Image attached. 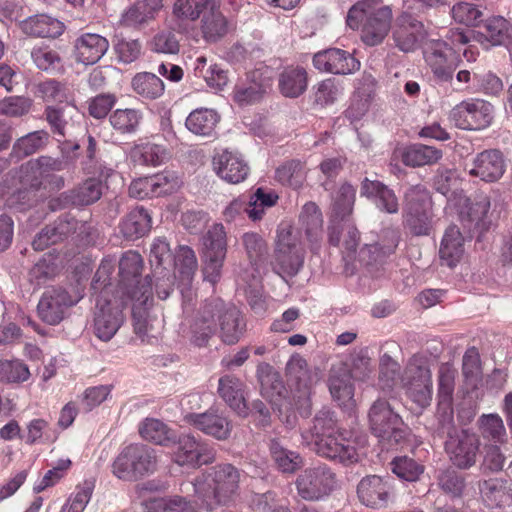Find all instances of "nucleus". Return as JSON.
I'll return each mask as SVG.
<instances>
[{
    "mask_svg": "<svg viewBox=\"0 0 512 512\" xmlns=\"http://www.w3.org/2000/svg\"><path fill=\"white\" fill-rule=\"evenodd\" d=\"M345 434L335 413L323 408L315 415L313 425L301 432V437L302 443L319 456L347 465L358 462L359 453L354 441Z\"/></svg>",
    "mask_w": 512,
    "mask_h": 512,
    "instance_id": "obj_1",
    "label": "nucleus"
},
{
    "mask_svg": "<svg viewBox=\"0 0 512 512\" xmlns=\"http://www.w3.org/2000/svg\"><path fill=\"white\" fill-rule=\"evenodd\" d=\"M113 270L110 261H102L91 283L96 297L94 334L102 341H109L116 334L124 322L123 310L129 305V300L114 294Z\"/></svg>",
    "mask_w": 512,
    "mask_h": 512,
    "instance_id": "obj_2",
    "label": "nucleus"
},
{
    "mask_svg": "<svg viewBox=\"0 0 512 512\" xmlns=\"http://www.w3.org/2000/svg\"><path fill=\"white\" fill-rule=\"evenodd\" d=\"M241 477L242 471L231 463L217 464L195 479L194 492L209 512L230 506L239 496Z\"/></svg>",
    "mask_w": 512,
    "mask_h": 512,
    "instance_id": "obj_3",
    "label": "nucleus"
},
{
    "mask_svg": "<svg viewBox=\"0 0 512 512\" xmlns=\"http://www.w3.org/2000/svg\"><path fill=\"white\" fill-rule=\"evenodd\" d=\"M392 9L381 0H362L348 11L346 23L353 29L360 28L361 41L367 46L380 45L391 30Z\"/></svg>",
    "mask_w": 512,
    "mask_h": 512,
    "instance_id": "obj_4",
    "label": "nucleus"
},
{
    "mask_svg": "<svg viewBox=\"0 0 512 512\" xmlns=\"http://www.w3.org/2000/svg\"><path fill=\"white\" fill-rule=\"evenodd\" d=\"M65 163L61 159L52 158L50 156H40L31 159L21 166L20 182L23 189L17 193V199L22 204L33 206L38 201L36 193L41 188L46 189L45 182L50 180L55 184V188L61 189L64 181L61 177L53 175V172L64 169Z\"/></svg>",
    "mask_w": 512,
    "mask_h": 512,
    "instance_id": "obj_5",
    "label": "nucleus"
},
{
    "mask_svg": "<svg viewBox=\"0 0 512 512\" xmlns=\"http://www.w3.org/2000/svg\"><path fill=\"white\" fill-rule=\"evenodd\" d=\"M437 433L447 437L445 450L451 462L460 469H468L476 463L480 442L475 434L466 430L457 431L454 425L453 412L448 411L438 418Z\"/></svg>",
    "mask_w": 512,
    "mask_h": 512,
    "instance_id": "obj_6",
    "label": "nucleus"
},
{
    "mask_svg": "<svg viewBox=\"0 0 512 512\" xmlns=\"http://www.w3.org/2000/svg\"><path fill=\"white\" fill-rule=\"evenodd\" d=\"M142 269V256L132 250L125 252L119 261V280L112 283L114 294L140 304L152 299V280L149 275L140 278Z\"/></svg>",
    "mask_w": 512,
    "mask_h": 512,
    "instance_id": "obj_7",
    "label": "nucleus"
},
{
    "mask_svg": "<svg viewBox=\"0 0 512 512\" xmlns=\"http://www.w3.org/2000/svg\"><path fill=\"white\" fill-rule=\"evenodd\" d=\"M157 464L154 449L143 444H130L114 460L112 472L119 479L134 481L154 473Z\"/></svg>",
    "mask_w": 512,
    "mask_h": 512,
    "instance_id": "obj_8",
    "label": "nucleus"
},
{
    "mask_svg": "<svg viewBox=\"0 0 512 512\" xmlns=\"http://www.w3.org/2000/svg\"><path fill=\"white\" fill-rule=\"evenodd\" d=\"M305 249L301 234L290 225H281L277 230L274 251L275 269L280 274L295 276L303 267Z\"/></svg>",
    "mask_w": 512,
    "mask_h": 512,
    "instance_id": "obj_9",
    "label": "nucleus"
},
{
    "mask_svg": "<svg viewBox=\"0 0 512 512\" xmlns=\"http://www.w3.org/2000/svg\"><path fill=\"white\" fill-rule=\"evenodd\" d=\"M369 427L373 435L388 445L400 443L406 436L402 418L394 412L390 404L376 400L368 413Z\"/></svg>",
    "mask_w": 512,
    "mask_h": 512,
    "instance_id": "obj_10",
    "label": "nucleus"
},
{
    "mask_svg": "<svg viewBox=\"0 0 512 512\" xmlns=\"http://www.w3.org/2000/svg\"><path fill=\"white\" fill-rule=\"evenodd\" d=\"M404 225L414 236L429 235L431 230V198L423 185L410 187L405 193Z\"/></svg>",
    "mask_w": 512,
    "mask_h": 512,
    "instance_id": "obj_11",
    "label": "nucleus"
},
{
    "mask_svg": "<svg viewBox=\"0 0 512 512\" xmlns=\"http://www.w3.org/2000/svg\"><path fill=\"white\" fill-rule=\"evenodd\" d=\"M407 396L420 408L430 405L432 400V376L426 360L413 356L405 367L401 378Z\"/></svg>",
    "mask_w": 512,
    "mask_h": 512,
    "instance_id": "obj_12",
    "label": "nucleus"
},
{
    "mask_svg": "<svg viewBox=\"0 0 512 512\" xmlns=\"http://www.w3.org/2000/svg\"><path fill=\"white\" fill-rule=\"evenodd\" d=\"M83 297L82 290L72 287L67 290L63 287H51L41 296L37 306L40 319L49 324H59L69 308L76 305Z\"/></svg>",
    "mask_w": 512,
    "mask_h": 512,
    "instance_id": "obj_13",
    "label": "nucleus"
},
{
    "mask_svg": "<svg viewBox=\"0 0 512 512\" xmlns=\"http://www.w3.org/2000/svg\"><path fill=\"white\" fill-rule=\"evenodd\" d=\"M336 475L330 467L321 464L303 470L295 481L297 494L305 501H319L334 490Z\"/></svg>",
    "mask_w": 512,
    "mask_h": 512,
    "instance_id": "obj_14",
    "label": "nucleus"
},
{
    "mask_svg": "<svg viewBox=\"0 0 512 512\" xmlns=\"http://www.w3.org/2000/svg\"><path fill=\"white\" fill-rule=\"evenodd\" d=\"M203 275L211 284H216L227 253V235L222 224H214L204 236Z\"/></svg>",
    "mask_w": 512,
    "mask_h": 512,
    "instance_id": "obj_15",
    "label": "nucleus"
},
{
    "mask_svg": "<svg viewBox=\"0 0 512 512\" xmlns=\"http://www.w3.org/2000/svg\"><path fill=\"white\" fill-rule=\"evenodd\" d=\"M423 57L433 76L441 82H450L461 62L454 48L441 39L427 41L423 46Z\"/></svg>",
    "mask_w": 512,
    "mask_h": 512,
    "instance_id": "obj_16",
    "label": "nucleus"
},
{
    "mask_svg": "<svg viewBox=\"0 0 512 512\" xmlns=\"http://www.w3.org/2000/svg\"><path fill=\"white\" fill-rule=\"evenodd\" d=\"M494 118L493 106L483 99L469 98L455 105L450 119L463 130H482L489 127Z\"/></svg>",
    "mask_w": 512,
    "mask_h": 512,
    "instance_id": "obj_17",
    "label": "nucleus"
},
{
    "mask_svg": "<svg viewBox=\"0 0 512 512\" xmlns=\"http://www.w3.org/2000/svg\"><path fill=\"white\" fill-rule=\"evenodd\" d=\"M217 297L206 299L200 304L188 320L187 337L191 344L199 348L208 346L210 340L217 334Z\"/></svg>",
    "mask_w": 512,
    "mask_h": 512,
    "instance_id": "obj_18",
    "label": "nucleus"
},
{
    "mask_svg": "<svg viewBox=\"0 0 512 512\" xmlns=\"http://www.w3.org/2000/svg\"><path fill=\"white\" fill-rule=\"evenodd\" d=\"M217 297L206 299L200 304L188 320L187 337L191 344L199 348L208 346L210 340L217 334Z\"/></svg>",
    "mask_w": 512,
    "mask_h": 512,
    "instance_id": "obj_19",
    "label": "nucleus"
},
{
    "mask_svg": "<svg viewBox=\"0 0 512 512\" xmlns=\"http://www.w3.org/2000/svg\"><path fill=\"white\" fill-rule=\"evenodd\" d=\"M173 460L180 466L199 468L216 460V450L204 440L182 435L173 452Z\"/></svg>",
    "mask_w": 512,
    "mask_h": 512,
    "instance_id": "obj_20",
    "label": "nucleus"
},
{
    "mask_svg": "<svg viewBox=\"0 0 512 512\" xmlns=\"http://www.w3.org/2000/svg\"><path fill=\"white\" fill-rule=\"evenodd\" d=\"M285 375L287 382L295 386V388L302 392L304 398L300 407H297L299 413L303 417H308L311 414V401L309 398V391L314 382V374L307 361L299 354H293L288 360L285 367Z\"/></svg>",
    "mask_w": 512,
    "mask_h": 512,
    "instance_id": "obj_21",
    "label": "nucleus"
},
{
    "mask_svg": "<svg viewBox=\"0 0 512 512\" xmlns=\"http://www.w3.org/2000/svg\"><path fill=\"white\" fill-rule=\"evenodd\" d=\"M426 36L423 22L414 15L404 12L396 18L392 37L395 46L402 52H414Z\"/></svg>",
    "mask_w": 512,
    "mask_h": 512,
    "instance_id": "obj_22",
    "label": "nucleus"
},
{
    "mask_svg": "<svg viewBox=\"0 0 512 512\" xmlns=\"http://www.w3.org/2000/svg\"><path fill=\"white\" fill-rule=\"evenodd\" d=\"M217 324L219 337L226 345H234L246 332V320L241 311L234 305L225 303L217 297Z\"/></svg>",
    "mask_w": 512,
    "mask_h": 512,
    "instance_id": "obj_23",
    "label": "nucleus"
},
{
    "mask_svg": "<svg viewBox=\"0 0 512 512\" xmlns=\"http://www.w3.org/2000/svg\"><path fill=\"white\" fill-rule=\"evenodd\" d=\"M393 495L390 477L368 475L357 485V496L361 504L373 509H381L388 505Z\"/></svg>",
    "mask_w": 512,
    "mask_h": 512,
    "instance_id": "obj_24",
    "label": "nucleus"
},
{
    "mask_svg": "<svg viewBox=\"0 0 512 512\" xmlns=\"http://www.w3.org/2000/svg\"><path fill=\"white\" fill-rule=\"evenodd\" d=\"M184 420L203 434L219 441L227 440L233 430L232 422L228 417L215 409H209L203 413H188Z\"/></svg>",
    "mask_w": 512,
    "mask_h": 512,
    "instance_id": "obj_25",
    "label": "nucleus"
},
{
    "mask_svg": "<svg viewBox=\"0 0 512 512\" xmlns=\"http://www.w3.org/2000/svg\"><path fill=\"white\" fill-rule=\"evenodd\" d=\"M506 170V162L503 153L498 149H486L478 153L467 169L472 177H477L484 182L493 183L502 178Z\"/></svg>",
    "mask_w": 512,
    "mask_h": 512,
    "instance_id": "obj_26",
    "label": "nucleus"
},
{
    "mask_svg": "<svg viewBox=\"0 0 512 512\" xmlns=\"http://www.w3.org/2000/svg\"><path fill=\"white\" fill-rule=\"evenodd\" d=\"M212 166L216 175L229 184L244 182L250 173V167L243 157L228 150L216 154Z\"/></svg>",
    "mask_w": 512,
    "mask_h": 512,
    "instance_id": "obj_27",
    "label": "nucleus"
},
{
    "mask_svg": "<svg viewBox=\"0 0 512 512\" xmlns=\"http://www.w3.org/2000/svg\"><path fill=\"white\" fill-rule=\"evenodd\" d=\"M313 65L319 71L332 74H350L360 68V62L351 53L339 48L317 52Z\"/></svg>",
    "mask_w": 512,
    "mask_h": 512,
    "instance_id": "obj_28",
    "label": "nucleus"
},
{
    "mask_svg": "<svg viewBox=\"0 0 512 512\" xmlns=\"http://www.w3.org/2000/svg\"><path fill=\"white\" fill-rule=\"evenodd\" d=\"M43 117L58 142L66 138L67 130L81 118L77 107L70 102L47 105L43 111Z\"/></svg>",
    "mask_w": 512,
    "mask_h": 512,
    "instance_id": "obj_29",
    "label": "nucleus"
},
{
    "mask_svg": "<svg viewBox=\"0 0 512 512\" xmlns=\"http://www.w3.org/2000/svg\"><path fill=\"white\" fill-rule=\"evenodd\" d=\"M482 499L501 512H512V483L504 478H488L479 482Z\"/></svg>",
    "mask_w": 512,
    "mask_h": 512,
    "instance_id": "obj_30",
    "label": "nucleus"
},
{
    "mask_svg": "<svg viewBox=\"0 0 512 512\" xmlns=\"http://www.w3.org/2000/svg\"><path fill=\"white\" fill-rule=\"evenodd\" d=\"M109 41L100 34L83 33L74 42L73 55L76 62L84 65L97 63L107 52Z\"/></svg>",
    "mask_w": 512,
    "mask_h": 512,
    "instance_id": "obj_31",
    "label": "nucleus"
},
{
    "mask_svg": "<svg viewBox=\"0 0 512 512\" xmlns=\"http://www.w3.org/2000/svg\"><path fill=\"white\" fill-rule=\"evenodd\" d=\"M20 30L33 38H57L65 30L64 24L47 14H36L19 23Z\"/></svg>",
    "mask_w": 512,
    "mask_h": 512,
    "instance_id": "obj_32",
    "label": "nucleus"
},
{
    "mask_svg": "<svg viewBox=\"0 0 512 512\" xmlns=\"http://www.w3.org/2000/svg\"><path fill=\"white\" fill-rule=\"evenodd\" d=\"M464 241L457 225L446 228L439 248V257L443 265L453 268L461 261L465 252Z\"/></svg>",
    "mask_w": 512,
    "mask_h": 512,
    "instance_id": "obj_33",
    "label": "nucleus"
},
{
    "mask_svg": "<svg viewBox=\"0 0 512 512\" xmlns=\"http://www.w3.org/2000/svg\"><path fill=\"white\" fill-rule=\"evenodd\" d=\"M244 387L243 381L234 375H224L218 383L220 397L240 416H246L248 411Z\"/></svg>",
    "mask_w": 512,
    "mask_h": 512,
    "instance_id": "obj_34",
    "label": "nucleus"
},
{
    "mask_svg": "<svg viewBox=\"0 0 512 512\" xmlns=\"http://www.w3.org/2000/svg\"><path fill=\"white\" fill-rule=\"evenodd\" d=\"M361 195L373 199L377 208L383 212L395 214L399 210L394 191L378 180L365 178L361 184Z\"/></svg>",
    "mask_w": 512,
    "mask_h": 512,
    "instance_id": "obj_35",
    "label": "nucleus"
},
{
    "mask_svg": "<svg viewBox=\"0 0 512 512\" xmlns=\"http://www.w3.org/2000/svg\"><path fill=\"white\" fill-rule=\"evenodd\" d=\"M351 379V374L345 368L331 370L329 390L333 399L341 407L350 408L354 405V386Z\"/></svg>",
    "mask_w": 512,
    "mask_h": 512,
    "instance_id": "obj_36",
    "label": "nucleus"
},
{
    "mask_svg": "<svg viewBox=\"0 0 512 512\" xmlns=\"http://www.w3.org/2000/svg\"><path fill=\"white\" fill-rule=\"evenodd\" d=\"M200 30L206 42L215 43L228 33V21L217 1L201 17Z\"/></svg>",
    "mask_w": 512,
    "mask_h": 512,
    "instance_id": "obj_37",
    "label": "nucleus"
},
{
    "mask_svg": "<svg viewBox=\"0 0 512 512\" xmlns=\"http://www.w3.org/2000/svg\"><path fill=\"white\" fill-rule=\"evenodd\" d=\"M467 211L460 213L461 220L469 223V228L472 226L484 232L488 230L490 221L487 219L488 212L491 207L490 197L485 194L477 195L472 201L466 200Z\"/></svg>",
    "mask_w": 512,
    "mask_h": 512,
    "instance_id": "obj_38",
    "label": "nucleus"
},
{
    "mask_svg": "<svg viewBox=\"0 0 512 512\" xmlns=\"http://www.w3.org/2000/svg\"><path fill=\"white\" fill-rule=\"evenodd\" d=\"M308 75L301 66H287L279 75L278 86L282 95L296 98L307 89Z\"/></svg>",
    "mask_w": 512,
    "mask_h": 512,
    "instance_id": "obj_39",
    "label": "nucleus"
},
{
    "mask_svg": "<svg viewBox=\"0 0 512 512\" xmlns=\"http://www.w3.org/2000/svg\"><path fill=\"white\" fill-rule=\"evenodd\" d=\"M151 216L143 207L132 209L121 221L120 231L124 238L135 240L143 237L151 229Z\"/></svg>",
    "mask_w": 512,
    "mask_h": 512,
    "instance_id": "obj_40",
    "label": "nucleus"
},
{
    "mask_svg": "<svg viewBox=\"0 0 512 512\" xmlns=\"http://www.w3.org/2000/svg\"><path fill=\"white\" fill-rule=\"evenodd\" d=\"M49 140L50 134L45 130L30 132L16 140L9 157L11 160L18 162L43 149L49 143Z\"/></svg>",
    "mask_w": 512,
    "mask_h": 512,
    "instance_id": "obj_41",
    "label": "nucleus"
},
{
    "mask_svg": "<svg viewBox=\"0 0 512 512\" xmlns=\"http://www.w3.org/2000/svg\"><path fill=\"white\" fill-rule=\"evenodd\" d=\"M442 156V150L417 143L409 145L403 150L401 160L406 166L422 167L437 163Z\"/></svg>",
    "mask_w": 512,
    "mask_h": 512,
    "instance_id": "obj_42",
    "label": "nucleus"
},
{
    "mask_svg": "<svg viewBox=\"0 0 512 512\" xmlns=\"http://www.w3.org/2000/svg\"><path fill=\"white\" fill-rule=\"evenodd\" d=\"M269 451L276 467L283 473L293 474L304 464L302 456L284 447L279 439H271Z\"/></svg>",
    "mask_w": 512,
    "mask_h": 512,
    "instance_id": "obj_43",
    "label": "nucleus"
},
{
    "mask_svg": "<svg viewBox=\"0 0 512 512\" xmlns=\"http://www.w3.org/2000/svg\"><path fill=\"white\" fill-rule=\"evenodd\" d=\"M101 177H90L70 191L69 198L75 206H88L97 202L103 194Z\"/></svg>",
    "mask_w": 512,
    "mask_h": 512,
    "instance_id": "obj_44",
    "label": "nucleus"
},
{
    "mask_svg": "<svg viewBox=\"0 0 512 512\" xmlns=\"http://www.w3.org/2000/svg\"><path fill=\"white\" fill-rule=\"evenodd\" d=\"M220 117L213 109L199 108L193 110L187 117L185 125L196 135L210 136L215 131Z\"/></svg>",
    "mask_w": 512,
    "mask_h": 512,
    "instance_id": "obj_45",
    "label": "nucleus"
},
{
    "mask_svg": "<svg viewBox=\"0 0 512 512\" xmlns=\"http://www.w3.org/2000/svg\"><path fill=\"white\" fill-rule=\"evenodd\" d=\"M275 178L282 185L299 189L307 178L306 164L298 159L286 161L276 169Z\"/></svg>",
    "mask_w": 512,
    "mask_h": 512,
    "instance_id": "obj_46",
    "label": "nucleus"
},
{
    "mask_svg": "<svg viewBox=\"0 0 512 512\" xmlns=\"http://www.w3.org/2000/svg\"><path fill=\"white\" fill-rule=\"evenodd\" d=\"M169 157L170 153L165 146L154 143L136 145L131 150L133 162L144 166H159L165 163Z\"/></svg>",
    "mask_w": 512,
    "mask_h": 512,
    "instance_id": "obj_47",
    "label": "nucleus"
},
{
    "mask_svg": "<svg viewBox=\"0 0 512 512\" xmlns=\"http://www.w3.org/2000/svg\"><path fill=\"white\" fill-rule=\"evenodd\" d=\"M139 434L144 440L161 446H168L175 438L172 430L155 418L143 420L139 425Z\"/></svg>",
    "mask_w": 512,
    "mask_h": 512,
    "instance_id": "obj_48",
    "label": "nucleus"
},
{
    "mask_svg": "<svg viewBox=\"0 0 512 512\" xmlns=\"http://www.w3.org/2000/svg\"><path fill=\"white\" fill-rule=\"evenodd\" d=\"M136 94L144 99L154 100L160 98L165 91L164 82L154 73H137L131 82Z\"/></svg>",
    "mask_w": 512,
    "mask_h": 512,
    "instance_id": "obj_49",
    "label": "nucleus"
},
{
    "mask_svg": "<svg viewBox=\"0 0 512 512\" xmlns=\"http://www.w3.org/2000/svg\"><path fill=\"white\" fill-rule=\"evenodd\" d=\"M456 371L448 364H444L439 369L438 377V398L439 408L438 417L445 412L452 411V396L455 388Z\"/></svg>",
    "mask_w": 512,
    "mask_h": 512,
    "instance_id": "obj_50",
    "label": "nucleus"
},
{
    "mask_svg": "<svg viewBox=\"0 0 512 512\" xmlns=\"http://www.w3.org/2000/svg\"><path fill=\"white\" fill-rule=\"evenodd\" d=\"M144 512H197L196 505L182 496L151 498L143 503Z\"/></svg>",
    "mask_w": 512,
    "mask_h": 512,
    "instance_id": "obj_51",
    "label": "nucleus"
},
{
    "mask_svg": "<svg viewBox=\"0 0 512 512\" xmlns=\"http://www.w3.org/2000/svg\"><path fill=\"white\" fill-rule=\"evenodd\" d=\"M216 0H175L173 15L182 21L195 22L207 12Z\"/></svg>",
    "mask_w": 512,
    "mask_h": 512,
    "instance_id": "obj_52",
    "label": "nucleus"
},
{
    "mask_svg": "<svg viewBox=\"0 0 512 512\" xmlns=\"http://www.w3.org/2000/svg\"><path fill=\"white\" fill-rule=\"evenodd\" d=\"M300 222L305 229L309 242L317 243L322 232L323 219L318 206L314 202H308L303 206Z\"/></svg>",
    "mask_w": 512,
    "mask_h": 512,
    "instance_id": "obj_53",
    "label": "nucleus"
},
{
    "mask_svg": "<svg viewBox=\"0 0 512 512\" xmlns=\"http://www.w3.org/2000/svg\"><path fill=\"white\" fill-rule=\"evenodd\" d=\"M478 428L480 435L494 443H504L506 441V429L502 418L496 414H483L478 419Z\"/></svg>",
    "mask_w": 512,
    "mask_h": 512,
    "instance_id": "obj_54",
    "label": "nucleus"
},
{
    "mask_svg": "<svg viewBox=\"0 0 512 512\" xmlns=\"http://www.w3.org/2000/svg\"><path fill=\"white\" fill-rule=\"evenodd\" d=\"M36 67L48 73L59 72L63 68L62 58L57 50L47 45L36 46L31 51Z\"/></svg>",
    "mask_w": 512,
    "mask_h": 512,
    "instance_id": "obj_55",
    "label": "nucleus"
},
{
    "mask_svg": "<svg viewBox=\"0 0 512 512\" xmlns=\"http://www.w3.org/2000/svg\"><path fill=\"white\" fill-rule=\"evenodd\" d=\"M142 120L137 109H116L109 117L112 127L121 134L134 133Z\"/></svg>",
    "mask_w": 512,
    "mask_h": 512,
    "instance_id": "obj_56",
    "label": "nucleus"
},
{
    "mask_svg": "<svg viewBox=\"0 0 512 512\" xmlns=\"http://www.w3.org/2000/svg\"><path fill=\"white\" fill-rule=\"evenodd\" d=\"M152 52L175 55L180 51V39L174 30H161L157 32L148 43Z\"/></svg>",
    "mask_w": 512,
    "mask_h": 512,
    "instance_id": "obj_57",
    "label": "nucleus"
},
{
    "mask_svg": "<svg viewBox=\"0 0 512 512\" xmlns=\"http://www.w3.org/2000/svg\"><path fill=\"white\" fill-rule=\"evenodd\" d=\"M400 365L387 353L380 357L378 385L383 391H391L398 382Z\"/></svg>",
    "mask_w": 512,
    "mask_h": 512,
    "instance_id": "obj_58",
    "label": "nucleus"
},
{
    "mask_svg": "<svg viewBox=\"0 0 512 512\" xmlns=\"http://www.w3.org/2000/svg\"><path fill=\"white\" fill-rule=\"evenodd\" d=\"M482 35L493 46L503 45L509 37V23L501 16L489 18L483 25Z\"/></svg>",
    "mask_w": 512,
    "mask_h": 512,
    "instance_id": "obj_59",
    "label": "nucleus"
},
{
    "mask_svg": "<svg viewBox=\"0 0 512 512\" xmlns=\"http://www.w3.org/2000/svg\"><path fill=\"white\" fill-rule=\"evenodd\" d=\"M391 470L399 478L413 482L424 472V466L408 456H399L391 462Z\"/></svg>",
    "mask_w": 512,
    "mask_h": 512,
    "instance_id": "obj_60",
    "label": "nucleus"
},
{
    "mask_svg": "<svg viewBox=\"0 0 512 512\" xmlns=\"http://www.w3.org/2000/svg\"><path fill=\"white\" fill-rule=\"evenodd\" d=\"M57 273L58 265L56 263V257L49 254L45 255L31 268L29 277L31 283L36 286H41L52 279Z\"/></svg>",
    "mask_w": 512,
    "mask_h": 512,
    "instance_id": "obj_61",
    "label": "nucleus"
},
{
    "mask_svg": "<svg viewBox=\"0 0 512 512\" xmlns=\"http://www.w3.org/2000/svg\"><path fill=\"white\" fill-rule=\"evenodd\" d=\"M242 243L248 258L253 265H257L261 262L267 254V243L258 233H244L242 236Z\"/></svg>",
    "mask_w": 512,
    "mask_h": 512,
    "instance_id": "obj_62",
    "label": "nucleus"
},
{
    "mask_svg": "<svg viewBox=\"0 0 512 512\" xmlns=\"http://www.w3.org/2000/svg\"><path fill=\"white\" fill-rule=\"evenodd\" d=\"M30 377L28 366L19 359L0 361V379L7 382L19 383Z\"/></svg>",
    "mask_w": 512,
    "mask_h": 512,
    "instance_id": "obj_63",
    "label": "nucleus"
},
{
    "mask_svg": "<svg viewBox=\"0 0 512 512\" xmlns=\"http://www.w3.org/2000/svg\"><path fill=\"white\" fill-rule=\"evenodd\" d=\"M356 197V189L349 183L341 185L333 204V212L336 217L344 219L350 215Z\"/></svg>",
    "mask_w": 512,
    "mask_h": 512,
    "instance_id": "obj_64",
    "label": "nucleus"
}]
</instances>
